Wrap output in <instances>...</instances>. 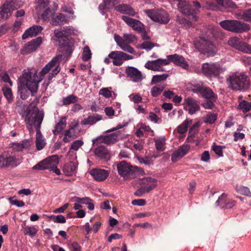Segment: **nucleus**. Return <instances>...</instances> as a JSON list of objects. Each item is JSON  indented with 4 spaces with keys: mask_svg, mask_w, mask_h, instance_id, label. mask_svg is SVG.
<instances>
[{
    "mask_svg": "<svg viewBox=\"0 0 251 251\" xmlns=\"http://www.w3.org/2000/svg\"><path fill=\"white\" fill-rule=\"evenodd\" d=\"M227 195L226 194H222L216 202L217 205L220 206L221 208H223V206L226 205V203L228 200V199L227 198Z\"/></svg>",
    "mask_w": 251,
    "mask_h": 251,
    "instance_id": "obj_45",
    "label": "nucleus"
},
{
    "mask_svg": "<svg viewBox=\"0 0 251 251\" xmlns=\"http://www.w3.org/2000/svg\"><path fill=\"white\" fill-rule=\"evenodd\" d=\"M129 98L134 103H138L142 101V98L138 94H132L129 96Z\"/></svg>",
    "mask_w": 251,
    "mask_h": 251,
    "instance_id": "obj_61",
    "label": "nucleus"
},
{
    "mask_svg": "<svg viewBox=\"0 0 251 251\" xmlns=\"http://www.w3.org/2000/svg\"><path fill=\"white\" fill-rule=\"evenodd\" d=\"M200 126V124L199 123V122H197V123H195L190 127L189 132V134H188V137L187 138V140L188 139L190 136H193L196 134V131L195 130V128L197 127H198L199 126Z\"/></svg>",
    "mask_w": 251,
    "mask_h": 251,
    "instance_id": "obj_57",
    "label": "nucleus"
},
{
    "mask_svg": "<svg viewBox=\"0 0 251 251\" xmlns=\"http://www.w3.org/2000/svg\"><path fill=\"white\" fill-rule=\"evenodd\" d=\"M131 203L134 205L144 206L146 204V201L144 199H135L132 201Z\"/></svg>",
    "mask_w": 251,
    "mask_h": 251,
    "instance_id": "obj_63",
    "label": "nucleus"
},
{
    "mask_svg": "<svg viewBox=\"0 0 251 251\" xmlns=\"http://www.w3.org/2000/svg\"><path fill=\"white\" fill-rule=\"evenodd\" d=\"M236 192L241 195L251 197V192L250 189L244 186H236Z\"/></svg>",
    "mask_w": 251,
    "mask_h": 251,
    "instance_id": "obj_41",
    "label": "nucleus"
},
{
    "mask_svg": "<svg viewBox=\"0 0 251 251\" xmlns=\"http://www.w3.org/2000/svg\"><path fill=\"white\" fill-rule=\"evenodd\" d=\"M169 61L165 59L159 58L155 60L148 61L145 65L146 68L154 71H163L162 66L168 65Z\"/></svg>",
    "mask_w": 251,
    "mask_h": 251,
    "instance_id": "obj_16",
    "label": "nucleus"
},
{
    "mask_svg": "<svg viewBox=\"0 0 251 251\" xmlns=\"http://www.w3.org/2000/svg\"><path fill=\"white\" fill-rule=\"evenodd\" d=\"M226 82L228 88L235 91H245L251 86L249 77L242 73H235L229 76Z\"/></svg>",
    "mask_w": 251,
    "mask_h": 251,
    "instance_id": "obj_3",
    "label": "nucleus"
},
{
    "mask_svg": "<svg viewBox=\"0 0 251 251\" xmlns=\"http://www.w3.org/2000/svg\"><path fill=\"white\" fill-rule=\"evenodd\" d=\"M36 73L27 72L23 74L19 79V84L18 87V93L22 100H26L30 93L31 96H34L38 88V83L40 81L36 79Z\"/></svg>",
    "mask_w": 251,
    "mask_h": 251,
    "instance_id": "obj_2",
    "label": "nucleus"
},
{
    "mask_svg": "<svg viewBox=\"0 0 251 251\" xmlns=\"http://www.w3.org/2000/svg\"><path fill=\"white\" fill-rule=\"evenodd\" d=\"M44 116L43 111H40L37 107H34L27 109L25 118L26 127L29 130H32L33 126L36 128V147L38 151L43 149L46 144L40 130Z\"/></svg>",
    "mask_w": 251,
    "mask_h": 251,
    "instance_id": "obj_1",
    "label": "nucleus"
},
{
    "mask_svg": "<svg viewBox=\"0 0 251 251\" xmlns=\"http://www.w3.org/2000/svg\"><path fill=\"white\" fill-rule=\"evenodd\" d=\"M217 119V114L210 113L207 114L206 116H204L203 117V121L205 123L212 124L215 123Z\"/></svg>",
    "mask_w": 251,
    "mask_h": 251,
    "instance_id": "obj_42",
    "label": "nucleus"
},
{
    "mask_svg": "<svg viewBox=\"0 0 251 251\" xmlns=\"http://www.w3.org/2000/svg\"><path fill=\"white\" fill-rule=\"evenodd\" d=\"M195 48L201 53L207 56H214L217 52V48L210 40L200 38L195 43Z\"/></svg>",
    "mask_w": 251,
    "mask_h": 251,
    "instance_id": "obj_10",
    "label": "nucleus"
},
{
    "mask_svg": "<svg viewBox=\"0 0 251 251\" xmlns=\"http://www.w3.org/2000/svg\"><path fill=\"white\" fill-rule=\"evenodd\" d=\"M92 53L90 48L86 46L83 49L82 59L84 61L89 60L91 58Z\"/></svg>",
    "mask_w": 251,
    "mask_h": 251,
    "instance_id": "obj_46",
    "label": "nucleus"
},
{
    "mask_svg": "<svg viewBox=\"0 0 251 251\" xmlns=\"http://www.w3.org/2000/svg\"><path fill=\"white\" fill-rule=\"evenodd\" d=\"M165 88L164 85H157L152 87L151 90V93L152 97H156L158 96L163 92Z\"/></svg>",
    "mask_w": 251,
    "mask_h": 251,
    "instance_id": "obj_39",
    "label": "nucleus"
},
{
    "mask_svg": "<svg viewBox=\"0 0 251 251\" xmlns=\"http://www.w3.org/2000/svg\"><path fill=\"white\" fill-rule=\"evenodd\" d=\"M154 47V44L150 41H145L140 45V47L142 49L151 50Z\"/></svg>",
    "mask_w": 251,
    "mask_h": 251,
    "instance_id": "obj_54",
    "label": "nucleus"
},
{
    "mask_svg": "<svg viewBox=\"0 0 251 251\" xmlns=\"http://www.w3.org/2000/svg\"><path fill=\"white\" fill-rule=\"evenodd\" d=\"M177 6L178 9L182 13L188 16H191L195 21L198 20L199 18L197 15L200 13L201 7V4L198 1H193L192 5L189 1L180 0Z\"/></svg>",
    "mask_w": 251,
    "mask_h": 251,
    "instance_id": "obj_5",
    "label": "nucleus"
},
{
    "mask_svg": "<svg viewBox=\"0 0 251 251\" xmlns=\"http://www.w3.org/2000/svg\"><path fill=\"white\" fill-rule=\"evenodd\" d=\"M90 174L98 181L104 180L109 176L108 171L104 169H93Z\"/></svg>",
    "mask_w": 251,
    "mask_h": 251,
    "instance_id": "obj_24",
    "label": "nucleus"
},
{
    "mask_svg": "<svg viewBox=\"0 0 251 251\" xmlns=\"http://www.w3.org/2000/svg\"><path fill=\"white\" fill-rule=\"evenodd\" d=\"M78 98L74 95H70L66 97L63 98L62 101L63 105H67L72 103H74L78 101Z\"/></svg>",
    "mask_w": 251,
    "mask_h": 251,
    "instance_id": "obj_40",
    "label": "nucleus"
},
{
    "mask_svg": "<svg viewBox=\"0 0 251 251\" xmlns=\"http://www.w3.org/2000/svg\"><path fill=\"white\" fill-rule=\"evenodd\" d=\"M50 219L53 222L58 223H65L66 221L65 217L62 215L57 216L52 215L50 217Z\"/></svg>",
    "mask_w": 251,
    "mask_h": 251,
    "instance_id": "obj_48",
    "label": "nucleus"
},
{
    "mask_svg": "<svg viewBox=\"0 0 251 251\" xmlns=\"http://www.w3.org/2000/svg\"><path fill=\"white\" fill-rule=\"evenodd\" d=\"M71 32V29L68 27H64L61 30L55 29L54 31V36L58 39L60 48L63 49L68 56H70L73 52V44L68 37Z\"/></svg>",
    "mask_w": 251,
    "mask_h": 251,
    "instance_id": "obj_6",
    "label": "nucleus"
},
{
    "mask_svg": "<svg viewBox=\"0 0 251 251\" xmlns=\"http://www.w3.org/2000/svg\"><path fill=\"white\" fill-rule=\"evenodd\" d=\"M14 10L12 2L3 3L0 7V21L7 20Z\"/></svg>",
    "mask_w": 251,
    "mask_h": 251,
    "instance_id": "obj_19",
    "label": "nucleus"
},
{
    "mask_svg": "<svg viewBox=\"0 0 251 251\" xmlns=\"http://www.w3.org/2000/svg\"><path fill=\"white\" fill-rule=\"evenodd\" d=\"M155 147L157 151H164V141L162 139H158L155 141Z\"/></svg>",
    "mask_w": 251,
    "mask_h": 251,
    "instance_id": "obj_56",
    "label": "nucleus"
},
{
    "mask_svg": "<svg viewBox=\"0 0 251 251\" xmlns=\"http://www.w3.org/2000/svg\"><path fill=\"white\" fill-rule=\"evenodd\" d=\"M242 18L245 21L251 23V8L244 10Z\"/></svg>",
    "mask_w": 251,
    "mask_h": 251,
    "instance_id": "obj_50",
    "label": "nucleus"
},
{
    "mask_svg": "<svg viewBox=\"0 0 251 251\" xmlns=\"http://www.w3.org/2000/svg\"><path fill=\"white\" fill-rule=\"evenodd\" d=\"M9 201L11 204L15 205L18 207H23L25 205V202L22 201L13 199V198H10Z\"/></svg>",
    "mask_w": 251,
    "mask_h": 251,
    "instance_id": "obj_60",
    "label": "nucleus"
},
{
    "mask_svg": "<svg viewBox=\"0 0 251 251\" xmlns=\"http://www.w3.org/2000/svg\"><path fill=\"white\" fill-rule=\"evenodd\" d=\"M122 19L135 30L138 32H142L143 30V25L139 21L126 16H123Z\"/></svg>",
    "mask_w": 251,
    "mask_h": 251,
    "instance_id": "obj_20",
    "label": "nucleus"
},
{
    "mask_svg": "<svg viewBox=\"0 0 251 251\" xmlns=\"http://www.w3.org/2000/svg\"><path fill=\"white\" fill-rule=\"evenodd\" d=\"M191 123V120L186 119L177 127V132L180 134H184L187 131L188 126Z\"/></svg>",
    "mask_w": 251,
    "mask_h": 251,
    "instance_id": "obj_38",
    "label": "nucleus"
},
{
    "mask_svg": "<svg viewBox=\"0 0 251 251\" xmlns=\"http://www.w3.org/2000/svg\"><path fill=\"white\" fill-rule=\"evenodd\" d=\"M120 47L122 50L130 53L134 54L135 53V50L133 48L129 45L126 41L123 43Z\"/></svg>",
    "mask_w": 251,
    "mask_h": 251,
    "instance_id": "obj_47",
    "label": "nucleus"
},
{
    "mask_svg": "<svg viewBox=\"0 0 251 251\" xmlns=\"http://www.w3.org/2000/svg\"><path fill=\"white\" fill-rule=\"evenodd\" d=\"M17 161L15 156L3 153L0 155V168L16 167L17 166Z\"/></svg>",
    "mask_w": 251,
    "mask_h": 251,
    "instance_id": "obj_15",
    "label": "nucleus"
},
{
    "mask_svg": "<svg viewBox=\"0 0 251 251\" xmlns=\"http://www.w3.org/2000/svg\"><path fill=\"white\" fill-rule=\"evenodd\" d=\"M221 70V66L216 63H204L202 66V72L207 77L217 76Z\"/></svg>",
    "mask_w": 251,
    "mask_h": 251,
    "instance_id": "obj_14",
    "label": "nucleus"
},
{
    "mask_svg": "<svg viewBox=\"0 0 251 251\" xmlns=\"http://www.w3.org/2000/svg\"><path fill=\"white\" fill-rule=\"evenodd\" d=\"M67 125L66 117H62L59 122L55 125L52 132L54 135H58L61 132Z\"/></svg>",
    "mask_w": 251,
    "mask_h": 251,
    "instance_id": "obj_34",
    "label": "nucleus"
},
{
    "mask_svg": "<svg viewBox=\"0 0 251 251\" xmlns=\"http://www.w3.org/2000/svg\"><path fill=\"white\" fill-rule=\"evenodd\" d=\"M184 109L190 114H193L200 109L198 101L192 98H188L184 100Z\"/></svg>",
    "mask_w": 251,
    "mask_h": 251,
    "instance_id": "obj_18",
    "label": "nucleus"
},
{
    "mask_svg": "<svg viewBox=\"0 0 251 251\" xmlns=\"http://www.w3.org/2000/svg\"><path fill=\"white\" fill-rule=\"evenodd\" d=\"M119 175L126 180L131 179L144 174V171L140 168L132 166L126 161H122L117 165Z\"/></svg>",
    "mask_w": 251,
    "mask_h": 251,
    "instance_id": "obj_4",
    "label": "nucleus"
},
{
    "mask_svg": "<svg viewBox=\"0 0 251 251\" xmlns=\"http://www.w3.org/2000/svg\"><path fill=\"white\" fill-rule=\"evenodd\" d=\"M58 163V156L52 155L38 163L32 167V169L37 170H49L52 171L57 175H60L61 174L60 171L57 168Z\"/></svg>",
    "mask_w": 251,
    "mask_h": 251,
    "instance_id": "obj_8",
    "label": "nucleus"
},
{
    "mask_svg": "<svg viewBox=\"0 0 251 251\" xmlns=\"http://www.w3.org/2000/svg\"><path fill=\"white\" fill-rule=\"evenodd\" d=\"M217 4L224 8H235L236 4L232 0H216Z\"/></svg>",
    "mask_w": 251,
    "mask_h": 251,
    "instance_id": "obj_35",
    "label": "nucleus"
},
{
    "mask_svg": "<svg viewBox=\"0 0 251 251\" xmlns=\"http://www.w3.org/2000/svg\"><path fill=\"white\" fill-rule=\"evenodd\" d=\"M190 147L188 144H183L175 150L171 155V160L173 162H176L188 153Z\"/></svg>",
    "mask_w": 251,
    "mask_h": 251,
    "instance_id": "obj_17",
    "label": "nucleus"
},
{
    "mask_svg": "<svg viewBox=\"0 0 251 251\" xmlns=\"http://www.w3.org/2000/svg\"><path fill=\"white\" fill-rule=\"evenodd\" d=\"M42 42L41 37H38L29 42L26 44L23 50L25 53H29L35 51Z\"/></svg>",
    "mask_w": 251,
    "mask_h": 251,
    "instance_id": "obj_21",
    "label": "nucleus"
},
{
    "mask_svg": "<svg viewBox=\"0 0 251 251\" xmlns=\"http://www.w3.org/2000/svg\"><path fill=\"white\" fill-rule=\"evenodd\" d=\"M67 20L66 16L61 13L58 14L52 21V25L54 26H57L61 25H63L66 23Z\"/></svg>",
    "mask_w": 251,
    "mask_h": 251,
    "instance_id": "obj_37",
    "label": "nucleus"
},
{
    "mask_svg": "<svg viewBox=\"0 0 251 251\" xmlns=\"http://www.w3.org/2000/svg\"><path fill=\"white\" fill-rule=\"evenodd\" d=\"M238 108L242 109L244 113H246L251 110L250 102L244 100L240 102Z\"/></svg>",
    "mask_w": 251,
    "mask_h": 251,
    "instance_id": "obj_44",
    "label": "nucleus"
},
{
    "mask_svg": "<svg viewBox=\"0 0 251 251\" xmlns=\"http://www.w3.org/2000/svg\"><path fill=\"white\" fill-rule=\"evenodd\" d=\"M3 94L9 103H12L14 100V96L12 90L6 86L2 89Z\"/></svg>",
    "mask_w": 251,
    "mask_h": 251,
    "instance_id": "obj_36",
    "label": "nucleus"
},
{
    "mask_svg": "<svg viewBox=\"0 0 251 251\" xmlns=\"http://www.w3.org/2000/svg\"><path fill=\"white\" fill-rule=\"evenodd\" d=\"M140 184L149 192L157 186V180L150 177H144L141 180Z\"/></svg>",
    "mask_w": 251,
    "mask_h": 251,
    "instance_id": "obj_25",
    "label": "nucleus"
},
{
    "mask_svg": "<svg viewBox=\"0 0 251 251\" xmlns=\"http://www.w3.org/2000/svg\"><path fill=\"white\" fill-rule=\"evenodd\" d=\"M83 142L82 141L77 140L72 144L70 148V151H71V150H73L74 151H76L79 149V148L81 146L83 145Z\"/></svg>",
    "mask_w": 251,
    "mask_h": 251,
    "instance_id": "obj_53",
    "label": "nucleus"
},
{
    "mask_svg": "<svg viewBox=\"0 0 251 251\" xmlns=\"http://www.w3.org/2000/svg\"><path fill=\"white\" fill-rule=\"evenodd\" d=\"M219 24L224 29L234 33H243L248 31L251 29L248 24L238 20H224Z\"/></svg>",
    "mask_w": 251,
    "mask_h": 251,
    "instance_id": "obj_7",
    "label": "nucleus"
},
{
    "mask_svg": "<svg viewBox=\"0 0 251 251\" xmlns=\"http://www.w3.org/2000/svg\"><path fill=\"white\" fill-rule=\"evenodd\" d=\"M96 156L101 159L107 160L109 158L108 151L103 145L98 146L94 150Z\"/></svg>",
    "mask_w": 251,
    "mask_h": 251,
    "instance_id": "obj_27",
    "label": "nucleus"
},
{
    "mask_svg": "<svg viewBox=\"0 0 251 251\" xmlns=\"http://www.w3.org/2000/svg\"><path fill=\"white\" fill-rule=\"evenodd\" d=\"M236 204V201L235 200L228 199L227 202L226 203V205L223 206V208H227L229 209L233 207Z\"/></svg>",
    "mask_w": 251,
    "mask_h": 251,
    "instance_id": "obj_62",
    "label": "nucleus"
},
{
    "mask_svg": "<svg viewBox=\"0 0 251 251\" xmlns=\"http://www.w3.org/2000/svg\"><path fill=\"white\" fill-rule=\"evenodd\" d=\"M0 76L1 77L2 81L6 83H8L10 86L12 85V82L10 79L8 75L6 73H4L3 74H2Z\"/></svg>",
    "mask_w": 251,
    "mask_h": 251,
    "instance_id": "obj_64",
    "label": "nucleus"
},
{
    "mask_svg": "<svg viewBox=\"0 0 251 251\" xmlns=\"http://www.w3.org/2000/svg\"><path fill=\"white\" fill-rule=\"evenodd\" d=\"M121 133L120 131L110 134L106 136H100L93 140L94 146L97 145L99 143H104L107 145L113 144L118 140V137Z\"/></svg>",
    "mask_w": 251,
    "mask_h": 251,
    "instance_id": "obj_13",
    "label": "nucleus"
},
{
    "mask_svg": "<svg viewBox=\"0 0 251 251\" xmlns=\"http://www.w3.org/2000/svg\"><path fill=\"white\" fill-rule=\"evenodd\" d=\"M145 12L151 20L155 22L166 24L170 20L168 14L164 9H149L146 10Z\"/></svg>",
    "mask_w": 251,
    "mask_h": 251,
    "instance_id": "obj_11",
    "label": "nucleus"
},
{
    "mask_svg": "<svg viewBox=\"0 0 251 251\" xmlns=\"http://www.w3.org/2000/svg\"><path fill=\"white\" fill-rule=\"evenodd\" d=\"M201 95L206 99H211L213 100H215L217 98V95L212 90L207 87H203Z\"/></svg>",
    "mask_w": 251,
    "mask_h": 251,
    "instance_id": "obj_32",
    "label": "nucleus"
},
{
    "mask_svg": "<svg viewBox=\"0 0 251 251\" xmlns=\"http://www.w3.org/2000/svg\"><path fill=\"white\" fill-rule=\"evenodd\" d=\"M169 76L168 74H162L160 75H154L153 76L151 81V84L159 82L165 80Z\"/></svg>",
    "mask_w": 251,
    "mask_h": 251,
    "instance_id": "obj_43",
    "label": "nucleus"
},
{
    "mask_svg": "<svg viewBox=\"0 0 251 251\" xmlns=\"http://www.w3.org/2000/svg\"><path fill=\"white\" fill-rule=\"evenodd\" d=\"M124 40L127 41L128 43L134 42L136 40L135 36L131 34H124Z\"/></svg>",
    "mask_w": 251,
    "mask_h": 251,
    "instance_id": "obj_59",
    "label": "nucleus"
},
{
    "mask_svg": "<svg viewBox=\"0 0 251 251\" xmlns=\"http://www.w3.org/2000/svg\"><path fill=\"white\" fill-rule=\"evenodd\" d=\"M76 169L75 163L73 161H70L64 165L63 171L66 176H71L75 172Z\"/></svg>",
    "mask_w": 251,
    "mask_h": 251,
    "instance_id": "obj_31",
    "label": "nucleus"
},
{
    "mask_svg": "<svg viewBox=\"0 0 251 251\" xmlns=\"http://www.w3.org/2000/svg\"><path fill=\"white\" fill-rule=\"evenodd\" d=\"M167 57V60L169 61V63L172 62L176 65L180 66L184 69H187L188 67V64L185 61V58L181 55L175 54L168 55Z\"/></svg>",
    "mask_w": 251,
    "mask_h": 251,
    "instance_id": "obj_22",
    "label": "nucleus"
},
{
    "mask_svg": "<svg viewBox=\"0 0 251 251\" xmlns=\"http://www.w3.org/2000/svg\"><path fill=\"white\" fill-rule=\"evenodd\" d=\"M126 73L135 82H139L143 79L141 72L133 67H128L126 69Z\"/></svg>",
    "mask_w": 251,
    "mask_h": 251,
    "instance_id": "obj_23",
    "label": "nucleus"
},
{
    "mask_svg": "<svg viewBox=\"0 0 251 251\" xmlns=\"http://www.w3.org/2000/svg\"><path fill=\"white\" fill-rule=\"evenodd\" d=\"M99 94L106 98H109L112 97V92L107 88H102L99 91Z\"/></svg>",
    "mask_w": 251,
    "mask_h": 251,
    "instance_id": "obj_52",
    "label": "nucleus"
},
{
    "mask_svg": "<svg viewBox=\"0 0 251 251\" xmlns=\"http://www.w3.org/2000/svg\"><path fill=\"white\" fill-rule=\"evenodd\" d=\"M230 46L245 53H251V47L237 37H232L227 42Z\"/></svg>",
    "mask_w": 251,
    "mask_h": 251,
    "instance_id": "obj_12",
    "label": "nucleus"
},
{
    "mask_svg": "<svg viewBox=\"0 0 251 251\" xmlns=\"http://www.w3.org/2000/svg\"><path fill=\"white\" fill-rule=\"evenodd\" d=\"M77 124L73 126H70L68 129L65 131L64 135L72 137L73 139L77 137L79 135V131L77 130Z\"/></svg>",
    "mask_w": 251,
    "mask_h": 251,
    "instance_id": "obj_33",
    "label": "nucleus"
},
{
    "mask_svg": "<svg viewBox=\"0 0 251 251\" xmlns=\"http://www.w3.org/2000/svg\"><path fill=\"white\" fill-rule=\"evenodd\" d=\"M115 9L117 11L130 16H134L135 14L134 9L131 6L126 4H119L115 7Z\"/></svg>",
    "mask_w": 251,
    "mask_h": 251,
    "instance_id": "obj_29",
    "label": "nucleus"
},
{
    "mask_svg": "<svg viewBox=\"0 0 251 251\" xmlns=\"http://www.w3.org/2000/svg\"><path fill=\"white\" fill-rule=\"evenodd\" d=\"M37 229L33 226H26L24 229V232L25 234H28L32 237L37 233Z\"/></svg>",
    "mask_w": 251,
    "mask_h": 251,
    "instance_id": "obj_49",
    "label": "nucleus"
},
{
    "mask_svg": "<svg viewBox=\"0 0 251 251\" xmlns=\"http://www.w3.org/2000/svg\"><path fill=\"white\" fill-rule=\"evenodd\" d=\"M101 119V116L95 114L93 115H89L87 118H84L82 120L81 124L83 125H93Z\"/></svg>",
    "mask_w": 251,
    "mask_h": 251,
    "instance_id": "obj_30",
    "label": "nucleus"
},
{
    "mask_svg": "<svg viewBox=\"0 0 251 251\" xmlns=\"http://www.w3.org/2000/svg\"><path fill=\"white\" fill-rule=\"evenodd\" d=\"M213 100L211 99H206L202 103V106L206 109H212L214 106Z\"/></svg>",
    "mask_w": 251,
    "mask_h": 251,
    "instance_id": "obj_55",
    "label": "nucleus"
},
{
    "mask_svg": "<svg viewBox=\"0 0 251 251\" xmlns=\"http://www.w3.org/2000/svg\"><path fill=\"white\" fill-rule=\"evenodd\" d=\"M109 58L113 59V64L115 66H119L123 64V56L121 51H113L108 55Z\"/></svg>",
    "mask_w": 251,
    "mask_h": 251,
    "instance_id": "obj_28",
    "label": "nucleus"
},
{
    "mask_svg": "<svg viewBox=\"0 0 251 251\" xmlns=\"http://www.w3.org/2000/svg\"><path fill=\"white\" fill-rule=\"evenodd\" d=\"M42 29L43 28L40 25H33L32 27L28 28L25 31L22 36V38L23 39H25L28 38L29 37L36 36L38 34L41 32Z\"/></svg>",
    "mask_w": 251,
    "mask_h": 251,
    "instance_id": "obj_26",
    "label": "nucleus"
},
{
    "mask_svg": "<svg viewBox=\"0 0 251 251\" xmlns=\"http://www.w3.org/2000/svg\"><path fill=\"white\" fill-rule=\"evenodd\" d=\"M224 146H218L215 143H214L212 146V150L214 151V152L218 155L219 156H223V148H224Z\"/></svg>",
    "mask_w": 251,
    "mask_h": 251,
    "instance_id": "obj_51",
    "label": "nucleus"
},
{
    "mask_svg": "<svg viewBox=\"0 0 251 251\" xmlns=\"http://www.w3.org/2000/svg\"><path fill=\"white\" fill-rule=\"evenodd\" d=\"M146 193H149L148 190H146L144 186L141 185V187L136 190L134 194L137 197H141L144 194Z\"/></svg>",
    "mask_w": 251,
    "mask_h": 251,
    "instance_id": "obj_58",
    "label": "nucleus"
},
{
    "mask_svg": "<svg viewBox=\"0 0 251 251\" xmlns=\"http://www.w3.org/2000/svg\"><path fill=\"white\" fill-rule=\"evenodd\" d=\"M62 58V54L56 55L53 57L52 60L46 65L40 72V79H42L44 75L48 73L52 69V73H50L48 77L49 80H51L60 71L59 67V62Z\"/></svg>",
    "mask_w": 251,
    "mask_h": 251,
    "instance_id": "obj_9",
    "label": "nucleus"
}]
</instances>
